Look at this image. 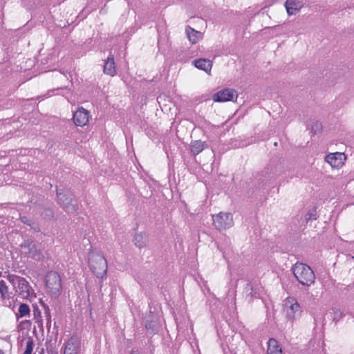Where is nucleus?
<instances>
[{
	"mask_svg": "<svg viewBox=\"0 0 354 354\" xmlns=\"http://www.w3.org/2000/svg\"><path fill=\"white\" fill-rule=\"evenodd\" d=\"M295 277L303 286H310L315 283V275L311 268L302 263H296L292 268Z\"/></svg>",
	"mask_w": 354,
	"mask_h": 354,
	"instance_id": "nucleus-1",
	"label": "nucleus"
},
{
	"mask_svg": "<svg viewBox=\"0 0 354 354\" xmlns=\"http://www.w3.org/2000/svg\"><path fill=\"white\" fill-rule=\"evenodd\" d=\"M89 265L92 272L97 278H103L106 274L107 263L104 256L100 254H92L89 257Z\"/></svg>",
	"mask_w": 354,
	"mask_h": 354,
	"instance_id": "nucleus-2",
	"label": "nucleus"
},
{
	"mask_svg": "<svg viewBox=\"0 0 354 354\" xmlns=\"http://www.w3.org/2000/svg\"><path fill=\"white\" fill-rule=\"evenodd\" d=\"M46 286L48 292L52 297H57L62 290V281L60 276L56 272H48L46 276Z\"/></svg>",
	"mask_w": 354,
	"mask_h": 354,
	"instance_id": "nucleus-3",
	"label": "nucleus"
},
{
	"mask_svg": "<svg viewBox=\"0 0 354 354\" xmlns=\"http://www.w3.org/2000/svg\"><path fill=\"white\" fill-rule=\"evenodd\" d=\"M213 224L218 230H225L232 227L233 216L229 212H220L212 216Z\"/></svg>",
	"mask_w": 354,
	"mask_h": 354,
	"instance_id": "nucleus-4",
	"label": "nucleus"
},
{
	"mask_svg": "<svg viewBox=\"0 0 354 354\" xmlns=\"http://www.w3.org/2000/svg\"><path fill=\"white\" fill-rule=\"evenodd\" d=\"M284 310L290 320H294L301 315V310L297 301L293 297H288L284 301Z\"/></svg>",
	"mask_w": 354,
	"mask_h": 354,
	"instance_id": "nucleus-5",
	"label": "nucleus"
},
{
	"mask_svg": "<svg viewBox=\"0 0 354 354\" xmlns=\"http://www.w3.org/2000/svg\"><path fill=\"white\" fill-rule=\"evenodd\" d=\"M21 247L26 254L36 261H40L44 257L41 250L37 248L36 244L32 241L25 240L21 244Z\"/></svg>",
	"mask_w": 354,
	"mask_h": 354,
	"instance_id": "nucleus-6",
	"label": "nucleus"
},
{
	"mask_svg": "<svg viewBox=\"0 0 354 354\" xmlns=\"http://www.w3.org/2000/svg\"><path fill=\"white\" fill-rule=\"evenodd\" d=\"M57 197L59 204L69 212H75L77 209V201L70 196L61 192V190L57 191Z\"/></svg>",
	"mask_w": 354,
	"mask_h": 354,
	"instance_id": "nucleus-7",
	"label": "nucleus"
},
{
	"mask_svg": "<svg viewBox=\"0 0 354 354\" xmlns=\"http://www.w3.org/2000/svg\"><path fill=\"white\" fill-rule=\"evenodd\" d=\"M237 92L232 88H225L215 93L213 96L214 102H224L234 101L237 99Z\"/></svg>",
	"mask_w": 354,
	"mask_h": 354,
	"instance_id": "nucleus-8",
	"label": "nucleus"
},
{
	"mask_svg": "<svg viewBox=\"0 0 354 354\" xmlns=\"http://www.w3.org/2000/svg\"><path fill=\"white\" fill-rule=\"evenodd\" d=\"M346 160V156L344 153L335 152L327 155L325 157V160L333 167H341Z\"/></svg>",
	"mask_w": 354,
	"mask_h": 354,
	"instance_id": "nucleus-9",
	"label": "nucleus"
},
{
	"mask_svg": "<svg viewBox=\"0 0 354 354\" xmlns=\"http://www.w3.org/2000/svg\"><path fill=\"white\" fill-rule=\"evenodd\" d=\"M88 111L80 107L73 114L74 123L77 126L84 127L88 123Z\"/></svg>",
	"mask_w": 354,
	"mask_h": 354,
	"instance_id": "nucleus-10",
	"label": "nucleus"
},
{
	"mask_svg": "<svg viewBox=\"0 0 354 354\" xmlns=\"http://www.w3.org/2000/svg\"><path fill=\"white\" fill-rule=\"evenodd\" d=\"M29 288L28 282L24 278H22L15 288L21 297L28 298L30 295Z\"/></svg>",
	"mask_w": 354,
	"mask_h": 354,
	"instance_id": "nucleus-11",
	"label": "nucleus"
},
{
	"mask_svg": "<svg viewBox=\"0 0 354 354\" xmlns=\"http://www.w3.org/2000/svg\"><path fill=\"white\" fill-rule=\"evenodd\" d=\"M301 2L295 0H286L285 7L289 15H295L302 8Z\"/></svg>",
	"mask_w": 354,
	"mask_h": 354,
	"instance_id": "nucleus-12",
	"label": "nucleus"
},
{
	"mask_svg": "<svg viewBox=\"0 0 354 354\" xmlns=\"http://www.w3.org/2000/svg\"><path fill=\"white\" fill-rule=\"evenodd\" d=\"M79 351V342L74 338L71 337L65 344L63 354H77Z\"/></svg>",
	"mask_w": 354,
	"mask_h": 354,
	"instance_id": "nucleus-13",
	"label": "nucleus"
},
{
	"mask_svg": "<svg viewBox=\"0 0 354 354\" xmlns=\"http://www.w3.org/2000/svg\"><path fill=\"white\" fill-rule=\"evenodd\" d=\"M193 64L198 69L205 71L207 73L210 74L212 67V62L207 59H198L193 61Z\"/></svg>",
	"mask_w": 354,
	"mask_h": 354,
	"instance_id": "nucleus-14",
	"label": "nucleus"
},
{
	"mask_svg": "<svg viewBox=\"0 0 354 354\" xmlns=\"http://www.w3.org/2000/svg\"><path fill=\"white\" fill-rule=\"evenodd\" d=\"M104 73L111 76H114L116 74L115 64L113 55H110L106 60L104 65Z\"/></svg>",
	"mask_w": 354,
	"mask_h": 354,
	"instance_id": "nucleus-15",
	"label": "nucleus"
},
{
	"mask_svg": "<svg viewBox=\"0 0 354 354\" xmlns=\"http://www.w3.org/2000/svg\"><path fill=\"white\" fill-rule=\"evenodd\" d=\"M187 37L192 44L197 43L202 37V33L196 30L190 26H187L185 28Z\"/></svg>",
	"mask_w": 354,
	"mask_h": 354,
	"instance_id": "nucleus-16",
	"label": "nucleus"
},
{
	"mask_svg": "<svg viewBox=\"0 0 354 354\" xmlns=\"http://www.w3.org/2000/svg\"><path fill=\"white\" fill-rule=\"evenodd\" d=\"M281 353L282 350L279 347V345L277 341L274 338H270L268 342V354H275V353Z\"/></svg>",
	"mask_w": 354,
	"mask_h": 354,
	"instance_id": "nucleus-17",
	"label": "nucleus"
},
{
	"mask_svg": "<svg viewBox=\"0 0 354 354\" xmlns=\"http://www.w3.org/2000/svg\"><path fill=\"white\" fill-rule=\"evenodd\" d=\"M190 147L192 153L196 156L206 147V144L205 142H202L201 140H195L192 142Z\"/></svg>",
	"mask_w": 354,
	"mask_h": 354,
	"instance_id": "nucleus-18",
	"label": "nucleus"
},
{
	"mask_svg": "<svg viewBox=\"0 0 354 354\" xmlns=\"http://www.w3.org/2000/svg\"><path fill=\"white\" fill-rule=\"evenodd\" d=\"M134 243L136 247L142 248L145 245V236L142 233H137L134 236Z\"/></svg>",
	"mask_w": 354,
	"mask_h": 354,
	"instance_id": "nucleus-19",
	"label": "nucleus"
},
{
	"mask_svg": "<svg viewBox=\"0 0 354 354\" xmlns=\"http://www.w3.org/2000/svg\"><path fill=\"white\" fill-rule=\"evenodd\" d=\"M145 327L151 333H156L158 331V324L156 321L153 320H147L145 322Z\"/></svg>",
	"mask_w": 354,
	"mask_h": 354,
	"instance_id": "nucleus-20",
	"label": "nucleus"
},
{
	"mask_svg": "<svg viewBox=\"0 0 354 354\" xmlns=\"http://www.w3.org/2000/svg\"><path fill=\"white\" fill-rule=\"evenodd\" d=\"M30 308L26 304H21L19 307V313L17 315L20 317H26L30 315Z\"/></svg>",
	"mask_w": 354,
	"mask_h": 354,
	"instance_id": "nucleus-21",
	"label": "nucleus"
},
{
	"mask_svg": "<svg viewBox=\"0 0 354 354\" xmlns=\"http://www.w3.org/2000/svg\"><path fill=\"white\" fill-rule=\"evenodd\" d=\"M8 286H6V282L3 280H1L0 281V293H1V297L2 299H6V298L8 297Z\"/></svg>",
	"mask_w": 354,
	"mask_h": 354,
	"instance_id": "nucleus-22",
	"label": "nucleus"
},
{
	"mask_svg": "<svg viewBox=\"0 0 354 354\" xmlns=\"http://www.w3.org/2000/svg\"><path fill=\"white\" fill-rule=\"evenodd\" d=\"M317 219V211L315 208L310 209L305 216V221L308 223L310 221Z\"/></svg>",
	"mask_w": 354,
	"mask_h": 354,
	"instance_id": "nucleus-23",
	"label": "nucleus"
},
{
	"mask_svg": "<svg viewBox=\"0 0 354 354\" xmlns=\"http://www.w3.org/2000/svg\"><path fill=\"white\" fill-rule=\"evenodd\" d=\"M34 347V340L32 337H28L26 342V347L24 354H31Z\"/></svg>",
	"mask_w": 354,
	"mask_h": 354,
	"instance_id": "nucleus-24",
	"label": "nucleus"
},
{
	"mask_svg": "<svg viewBox=\"0 0 354 354\" xmlns=\"http://www.w3.org/2000/svg\"><path fill=\"white\" fill-rule=\"evenodd\" d=\"M41 215L44 218L51 219L54 216V211L51 207H44Z\"/></svg>",
	"mask_w": 354,
	"mask_h": 354,
	"instance_id": "nucleus-25",
	"label": "nucleus"
},
{
	"mask_svg": "<svg viewBox=\"0 0 354 354\" xmlns=\"http://www.w3.org/2000/svg\"><path fill=\"white\" fill-rule=\"evenodd\" d=\"M23 277H21L15 274H8L7 277L8 280L14 286V288H16L17 283Z\"/></svg>",
	"mask_w": 354,
	"mask_h": 354,
	"instance_id": "nucleus-26",
	"label": "nucleus"
},
{
	"mask_svg": "<svg viewBox=\"0 0 354 354\" xmlns=\"http://www.w3.org/2000/svg\"><path fill=\"white\" fill-rule=\"evenodd\" d=\"M245 292L247 295H250L251 297H256V292L253 290V286L250 283L246 284L245 287Z\"/></svg>",
	"mask_w": 354,
	"mask_h": 354,
	"instance_id": "nucleus-27",
	"label": "nucleus"
},
{
	"mask_svg": "<svg viewBox=\"0 0 354 354\" xmlns=\"http://www.w3.org/2000/svg\"><path fill=\"white\" fill-rule=\"evenodd\" d=\"M332 310L334 315L333 319L334 322H337L342 317V313L337 308H333Z\"/></svg>",
	"mask_w": 354,
	"mask_h": 354,
	"instance_id": "nucleus-28",
	"label": "nucleus"
},
{
	"mask_svg": "<svg viewBox=\"0 0 354 354\" xmlns=\"http://www.w3.org/2000/svg\"><path fill=\"white\" fill-rule=\"evenodd\" d=\"M322 129L321 123L316 122H315L311 127L312 131L315 133L317 131H319Z\"/></svg>",
	"mask_w": 354,
	"mask_h": 354,
	"instance_id": "nucleus-29",
	"label": "nucleus"
},
{
	"mask_svg": "<svg viewBox=\"0 0 354 354\" xmlns=\"http://www.w3.org/2000/svg\"><path fill=\"white\" fill-rule=\"evenodd\" d=\"M21 222H22L23 223H24V224H26V225H29V226H31V225H32V221L30 218H28V217H26V216H22V217H21Z\"/></svg>",
	"mask_w": 354,
	"mask_h": 354,
	"instance_id": "nucleus-30",
	"label": "nucleus"
},
{
	"mask_svg": "<svg viewBox=\"0 0 354 354\" xmlns=\"http://www.w3.org/2000/svg\"><path fill=\"white\" fill-rule=\"evenodd\" d=\"M45 313L46 314V317H47V324L50 325L51 317H50V313H49V309H48V307L46 308Z\"/></svg>",
	"mask_w": 354,
	"mask_h": 354,
	"instance_id": "nucleus-31",
	"label": "nucleus"
},
{
	"mask_svg": "<svg viewBox=\"0 0 354 354\" xmlns=\"http://www.w3.org/2000/svg\"><path fill=\"white\" fill-rule=\"evenodd\" d=\"M35 232H39L40 228L39 225L34 222L32 223V225L30 226Z\"/></svg>",
	"mask_w": 354,
	"mask_h": 354,
	"instance_id": "nucleus-32",
	"label": "nucleus"
},
{
	"mask_svg": "<svg viewBox=\"0 0 354 354\" xmlns=\"http://www.w3.org/2000/svg\"><path fill=\"white\" fill-rule=\"evenodd\" d=\"M130 354H139L137 351H133Z\"/></svg>",
	"mask_w": 354,
	"mask_h": 354,
	"instance_id": "nucleus-33",
	"label": "nucleus"
},
{
	"mask_svg": "<svg viewBox=\"0 0 354 354\" xmlns=\"http://www.w3.org/2000/svg\"><path fill=\"white\" fill-rule=\"evenodd\" d=\"M0 354H5L4 352L0 349Z\"/></svg>",
	"mask_w": 354,
	"mask_h": 354,
	"instance_id": "nucleus-34",
	"label": "nucleus"
}]
</instances>
